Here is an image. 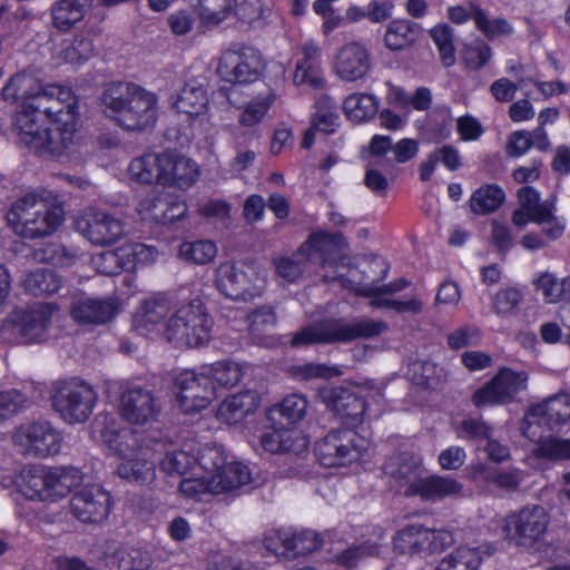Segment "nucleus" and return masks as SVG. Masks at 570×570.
<instances>
[{
  "instance_id": "nucleus-20",
  "label": "nucleus",
  "mask_w": 570,
  "mask_h": 570,
  "mask_svg": "<svg viewBox=\"0 0 570 570\" xmlns=\"http://www.w3.org/2000/svg\"><path fill=\"white\" fill-rule=\"evenodd\" d=\"M346 243L342 233L316 232L312 233L302 244L307 259L322 266L335 265L342 256Z\"/></svg>"
},
{
  "instance_id": "nucleus-62",
  "label": "nucleus",
  "mask_w": 570,
  "mask_h": 570,
  "mask_svg": "<svg viewBox=\"0 0 570 570\" xmlns=\"http://www.w3.org/2000/svg\"><path fill=\"white\" fill-rule=\"evenodd\" d=\"M520 207L533 213V218L548 214V208L553 204L540 203V194L531 186H524L518 190Z\"/></svg>"
},
{
  "instance_id": "nucleus-53",
  "label": "nucleus",
  "mask_w": 570,
  "mask_h": 570,
  "mask_svg": "<svg viewBox=\"0 0 570 570\" xmlns=\"http://www.w3.org/2000/svg\"><path fill=\"white\" fill-rule=\"evenodd\" d=\"M216 253V245L210 240L186 242L179 247V256L183 259L198 265L212 262Z\"/></svg>"
},
{
  "instance_id": "nucleus-37",
  "label": "nucleus",
  "mask_w": 570,
  "mask_h": 570,
  "mask_svg": "<svg viewBox=\"0 0 570 570\" xmlns=\"http://www.w3.org/2000/svg\"><path fill=\"white\" fill-rule=\"evenodd\" d=\"M346 117L354 122H365L379 111V101L368 94H352L343 102Z\"/></svg>"
},
{
  "instance_id": "nucleus-52",
  "label": "nucleus",
  "mask_w": 570,
  "mask_h": 570,
  "mask_svg": "<svg viewBox=\"0 0 570 570\" xmlns=\"http://www.w3.org/2000/svg\"><path fill=\"white\" fill-rule=\"evenodd\" d=\"M308 402L303 394L294 393L285 396L278 406V413L286 421L284 428L301 422L307 413Z\"/></svg>"
},
{
  "instance_id": "nucleus-4",
  "label": "nucleus",
  "mask_w": 570,
  "mask_h": 570,
  "mask_svg": "<svg viewBox=\"0 0 570 570\" xmlns=\"http://www.w3.org/2000/svg\"><path fill=\"white\" fill-rule=\"evenodd\" d=\"M62 219L63 210L57 197L46 189L26 193L11 204L7 213V222L13 232L28 239L53 234Z\"/></svg>"
},
{
  "instance_id": "nucleus-42",
  "label": "nucleus",
  "mask_w": 570,
  "mask_h": 570,
  "mask_svg": "<svg viewBox=\"0 0 570 570\" xmlns=\"http://www.w3.org/2000/svg\"><path fill=\"white\" fill-rule=\"evenodd\" d=\"M481 563L478 548L459 547L444 557L434 570H479Z\"/></svg>"
},
{
  "instance_id": "nucleus-14",
  "label": "nucleus",
  "mask_w": 570,
  "mask_h": 570,
  "mask_svg": "<svg viewBox=\"0 0 570 570\" xmlns=\"http://www.w3.org/2000/svg\"><path fill=\"white\" fill-rule=\"evenodd\" d=\"M528 379L527 372L502 367L488 383L474 392L472 401L478 407L508 404L518 393L527 389Z\"/></svg>"
},
{
  "instance_id": "nucleus-39",
  "label": "nucleus",
  "mask_w": 570,
  "mask_h": 570,
  "mask_svg": "<svg viewBox=\"0 0 570 570\" xmlns=\"http://www.w3.org/2000/svg\"><path fill=\"white\" fill-rule=\"evenodd\" d=\"M22 284L28 293L33 296H40L58 292L61 286V279L52 269L37 268L24 275Z\"/></svg>"
},
{
  "instance_id": "nucleus-1",
  "label": "nucleus",
  "mask_w": 570,
  "mask_h": 570,
  "mask_svg": "<svg viewBox=\"0 0 570 570\" xmlns=\"http://www.w3.org/2000/svg\"><path fill=\"white\" fill-rule=\"evenodd\" d=\"M2 98L21 100L16 117L19 141L35 154L61 158L77 150V99L70 88L43 86L32 73L20 72L3 87Z\"/></svg>"
},
{
  "instance_id": "nucleus-51",
  "label": "nucleus",
  "mask_w": 570,
  "mask_h": 570,
  "mask_svg": "<svg viewBox=\"0 0 570 570\" xmlns=\"http://www.w3.org/2000/svg\"><path fill=\"white\" fill-rule=\"evenodd\" d=\"M533 454L538 459L550 461L570 460V439L557 436L540 438Z\"/></svg>"
},
{
  "instance_id": "nucleus-46",
  "label": "nucleus",
  "mask_w": 570,
  "mask_h": 570,
  "mask_svg": "<svg viewBox=\"0 0 570 570\" xmlns=\"http://www.w3.org/2000/svg\"><path fill=\"white\" fill-rule=\"evenodd\" d=\"M430 37L438 48L440 61L443 67L455 65L454 29L446 23L436 24L430 30Z\"/></svg>"
},
{
  "instance_id": "nucleus-34",
  "label": "nucleus",
  "mask_w": 570,
  "mask_h": 570,
  "mask_svg": "<svg viewBox=\"0 0 570 570\" xmlns=\"http://www.w3.org/2000/svg\"><path fill=\"white\" fill-rule=\"evenodd\" d=\"M421 32V27L410 20H393L389 23L384 41L390 50H402L412 45Z\"/></svg>"
},
{
  "instance_id": "nucleus-60",
  "label": "nucleus",
  "mask_w": 570,
  "mask_h": 570,
  "mask_svg": "<svg viewBox=\"0 0 570 570\" xmlns=\"http://www.w3.org/2000/svg\"><path fill=\"white\" fill-rule=\"evenodd\" d=\"M492 57L491 47L483 40H476L472 45L466 46L463 60L466 68L478 70L483 68Z\"/></svg>"
},
{
  "instance_id": "nucleus-49",
  "label": "nucleus",
  "mask_w": 570,
  "mask_h": 570,
  "mask_svg": "<svg viewBox=\"0 0 570 570\" xmlns=\"http://www.w3.org/2000/svg\"><path fill=\"white\" fill-rule=\"evenodd\" d=\"M538 291H541L548 303H557L570 294V276L558 279L549 272L541 273L533 281Z\"/></svg>"
},
{
  "instance_id": "nucleus-8",
  "label": "nucleus",
  "mask_w": 570,
  "mask_h": 570,
  "mask_svg": "<svg viewBox=\"0 0 570 570\" xmlns=\"http://www.w3.org/2000/svg\"><path fill=\"white\" fill-rule=\"evenodd\" d=\"M367 448L368 441L354 430H334L316 443L315 454L324 466H344L357 461Z\"/></svg>"
},
{
  "instance_id": "nucleus-48",
  "label": "nucleus",
  "mask_w": 570,
  "mask_h": 570,
  "mask_svg": "<svg viewBox=\"0 0 570 570\" xmlns=\"http://www.w3.org/2000/svg\"><path fill=\"white\" fill-rule=\"evenodd\" d=\"M373 264L382 267V275L377 281H373L368 284H360L354 291L355 294L362 297H373L377 295H390L406 288L410 282L405 278H400L389 284L379 285V281L386 277L389 272V265L384 261H374Z\"/></svg>"
},
{
  "instance_id": "nucleus-31",
  "label": "nucleus",
  "mask_w": 570,
  "mask_h": 570,
  "mask_svg": "<svg viewBox=\"0 0 570 570\" xmlns=\"http://www.w3.org/2000/svg\"><path fill=\"white\" fill-rule=\"evenodd\" d=\"M278 539L282 541V553L288 558H296L308 554L323 544V540L316 532L304 530L298 533H289L286 531L278 532Z\"/></svg>"
},
{
  "instance_id": "nucleus-61",
  "label": "nucleus",
  "mask_w": 570,
  "mask_h": 570,
  "mask_svg": "<svg viewBox=\"0 0 570 570\" xmlns=\"http://www.w3.org/2000/svg\"><path fill=\"white\" fill-rule=\"evenodd\" d=\"M28 399L18 390L0 392V422L27 407Z\"/></svg>"
},
{
  "instance_id": "nucleus-33",
  "label": "nucleus",
  "mask_w": 570,
  "mask_h": 570,
  "mask_svg": "<svg viewBox=\"0 0 570 570\" xmlns=\"http://www.w3.org/2000/svg\"><path fill=\"white\" fill-rule=\"evenodd\" d=\"M394 549L403 554L428 552L429 543L428 528L421 524H411L397 532L393 540Z\"/></svg>"
},
{
  "instance_id": "nucleus-64",
  "label": "nucleus",
  "mask_w": 570,
  "mask_h": 570,
  "mask_svg": "<svg viewBox=\"0 0 570 570\" xmlns=\"http://www.w3.org/2000/svg\"><path fill=\"white\" fill-rule=\"evenodd\" d=\"M492 428L481 419L468 417L461 422L459 428V436L473 441H482L490 439Z\"/></svg>"
},
{
  "instance_id": "nucleus-30",
  "label": "nucleus",
  "mask_w": 570,
  "mask_h": 570,
  "mask_svg": "<svg viewBox=\"0 0 570 570\" xmlns=\"http://www.w3.org/2000/svg\"><path fill=\"white\" fill-rule=\"evenodd\" d=\"M170 313V303L166 298L145 301L134 317V325L140 332H151L161 325Z\"/></svg>"
},
{
  "instance_id": "nucleus-29",
  "label": "nucleus",
  "mask_w": 570,
  "mask_h": 570,
  "mask_svg": "<svg viewBox=\"0 0 570 570\" xmlns=\"http://www.w3.org/2000/svg\"><path fill=\"white\" fill-rule=\"evenodd\" d=\"M101 438L124 460L134 455L138 449L137 433L130 428H118L114 419L102 429Z\"/></svg>"
},
{
  "instance_id": "nucleus-32",
  "label": "nucleus",
  "mask_w": 570,
  "mask_h": 570,
  "mask_svg": "<svg viewBox=\"0 0 570 570\" xmlns=\"http://www.w3.org/2000/svg\"><path fill=\"white\" fill-rule=\"evenodd\" d=\"M50 501L66 497L82 482V473L72 466H55L48 469Z\"/></svg>"
},
{
  "instance_id": "nucleus-45",
  "label": "nucleus",
  "mask_w": 570,
  "mask_h": 570,
  "mask_svg": "<svg viewBox=\"0 0 570 570\" xmlns=\"http://www.w3.org/2000/svg\"><path fill=\"white\" fill-rule=\"evenodd\" d=\"M380 553V546L376 542L364 541L352 544L333 554L332 561L345 569H354L358 563Z\"/></svg>"
},
{
  "instance_id": "nucleus-26",
  "label": "nucleus",
  "mask_w": 570,
  "mask_h": 570,
  "mask_svg": "<svg viewBox=\"0 0 570 570\" xmlns=\"http://www.w3.org/2000/svg\"><path fill=\"white\" fill-rule=\"evenodd\" d=\"M259 403L255 391H244L227 397L218 407L217 416L227 424H236L255 412Z\"/></svg>"
},
{
  "instance_id": "nucleus-59",
  "label": "nucleus",
  "mask_w": 570,
  "mask_h": 570,
  "mask_svg": "<svg viewBox=\"0 0 570 570\" xmlns=\"http://www.w3.org/2000/svg\"><path fill=\"white\" fill-rule=\"evenodd\" d=\"M207 570H258V568L249 560L215 552L208 557Z\"/></svg>"
},
{
  "instance_id": "nucleus-7",
  "label": "nucleus",
  "mask_w": 570,
  "mask_h": 570,
  "mask_svg": "<svg viewBox=\"0 0 570 570\" xmlns=\"http://www.w3.org/2000/svg\"><path fill=\"white\" fill-rule=\"evenodd\" d=\"M549 523L550 517L543 507L527 505L505 518L503 532L505 539L517 547L539 549L544 542Z\"/></svg>"
},
{
  "instance_id": "nucleus-50",
  "label": "nucleus",
  "mask_w": 570,
  "mask_h": 570,
  "mask_svg": "<svg viewBox=\"0 0 570 570\" xmlns=\"http://www.w3.org/2000/svg\"><path fill=\"white\" fill-rule=\"evenodd\" d=\"M523 302V293L517 287H504L491 297L492 311L502 318L514 316Z\"/></svg>"
},
{
  "instance_id": "nucleus-63",
  "label": "nucleus",
  "mask_w": 570,
  "mask_h": 570,
  "mask_svg": "<svg viewBox=\"0 0 570 570\" xmlns=\"http://www.w3.org/2000/svg\"><path fill=\"white\" fill-rule=\"evenodd\" d=\"M199 466L205 471V474L213 475L220 473L223 468L227 466V458L218 448H209L202 452L197 458Z\"/></svg>"
},
{
  "instance_id": "nucleus-18",
  "label": "nucleus",
  "mask_w": 570,
  "mask_h": 570,
  "mask_svg": "<svg viewBox=\"0 0 570 570\" xmlns=\"http://www.w3.org/2000/svg\"><path fill=\"white\" fill-rule=\"evenodd\" d=\"M71 514L83 523H99L110 511V497L100 487H85L69 502Z\"/></svg>"
},
{
  "instance_id": "nucleus-56",
  "label": "nucleus",
  "mask_w": 570,
  "mask_h": 570,
  "mask_svg": "<svg viewBox=\"0 0 570 570\" xmlns=\"http://www.w3.org/2000/svg\"><path fill=\"white\" fill-rule=\"evenodd\" d=\"M179 491L186 498L194 500H202L204 494H216L213 476L207 474L183 479L179 483Z\"/></svg>"
},
{
  "instance_id": "nucleus-44",
  "label": "nucleus",
  "mask_w": 570,
  "mask_h": 570,
  "mask_svg": "<svg viewBox=\"0 0 570 570\" xmlns=\"http://www.w3.org/2000/svg\"><path fill=\"white\" fill-rule=\"evenodd\" d=\"M308 263L311 262L307 259L305 250H302V245L291 256L273 259L276 274L287 283L299 281Z\"/></svg>"
},
{
  "instance_id": "nucleus-21",
  "label": "nucleus",
  "mask_w": 570,
  "mask_h": 570,
  "mask_svg": "<svg viewBox=\"0 0 570 570\" xmlns=\"http://www.w3.org/2000/svg\"><path fill=\"white\" fill-rule=\"evenodd\" d=\"M52 311L49 304L39 303L18 313L13 320V331L20 343L29 344L45 340Z\"/></svg>"
},
{
  "instance_id": "nucleus-11",
  "label": "nucleus",
  "mask_w": 570,
  "mask_h": 570,
  "mask_svg": "<svg viewBox=\"0 0 570 570\" xmlns=\"http://www.w3.org/2000/svg\"><path fill=\"white\" fill-rule=\"evenodd\" d=\"M12 441L22 454L35 458L56 455L62 445L60 432L46 420L20 424L13 432Z\"/></svg>"
},
{
  "instance_id": "nucleus-27",
  "label": "nucleus",
  "mask_w": 570,
  "mask_h": 570,
  "mask_svg": "<svg viewBox=\"0 0 570 570\" xmlns=\"http://www.w3.org/2000/svg\"><path fill=\"white\" fill-rule=\"evenodd\" d=\"M94 0H58L50 12L56 29L67 32L80 22L92 6Z\"/></svg>"
},
{
  "instance_id": "nucleus-25",
  "label": "nucleus",
  "mask_w": 570,
  "mask_h": 570,
  "mask_svg": "<svg viewBox=\"0 0 570 570\" xmlns=\"http://www.w3.org/2000/svg\"><path fill=\"white\" fill-rule=\"evenodd\" d=\"M207 105V91L202 83L195 80L185 83L174 102L176 110L185 114L190 120L204 117Z\"/></svg>"
},
{
  "instance_id": "nucleus-5",
  "label": "nucleus",
  "mask_w": 570,
  "mask_h": 570,
  "mask_svg": "<svg viewBox=\"0 0 570 570\" xmlns=\"http://www.w3.org/2000/svg\"><path fill=\"white\" fill-rule=\"evenodd\" d=\"M387 331V324L381 320L362 316L347 322L342 317H327L314 322L296 332L292 345L346 344L355 340H368Z\"/></svg>"
},
{
  "instance_id": "nucleus-17",
  "label": "nucleus",
  "mask_w": 570,
  "mask_h": 570,
  "mask_svg": "<svg viewBox=\"0 0 570 570\" xmlns=\"http://www.w3.org/2000/svg\"><path fill=\"white\" fill-rule=\"evenodd\" d=\"M320 396L347 429L353 430L363 422L366 403L364 397L353 390L335 386L322 390Z\"/></svg>"
},
{
  "instance_id": "nucleus-23",
  "label": "nucleus",
  "mask_w": 570,
  "mask_h": 570,
  "mask_svg": "<svg viewBox=\"0 0 570 570\" xmlns=\"http://www.w3.org/2000/svg\"><path fill=\"white\" fill-rule=\"evenodd\" d=\"M117 299L85 297L75 301L70 308L72 320L82 325H104L118 313Z\"/></svg>"
},
{
  "instance_id": "nucleus-6",
  "label": "nucleus",
  "mask_w": 570,
  "mask_h": 570,
  "mask_svg": "<svg viewBox=\"0 0 570 570\" xmlns=\"http://www.w3.org/2000/svg\"><path fill=\"white\" fill-rule=\"evenodd\" d=\"M213 322L202 301L193 299L179 306L165 324L168 342L177 347H197L209 340Z\"/></svg>"
},
{
  "instance_id": "nucleus-22",
  "label": "nucleus",
  "mask_w": 570,
  "mask_h": 570,
  "mask_svg": "<svg viewBox=\"0 0 570 570\" xmlns=\"http://www.w3.org/2000/svg\"><path fill=\"white\" fill-rule=\"evenodd\" d=\"M160 185L180 189L190 187L198 178V167L191 159L173 151L161 154Z\"/></svg>"
},
{
  "instance_id": "nucleus-16",
  "label": "nucleus",
  "mask_w": 570,
  "mask_h": 570,
  "mask_svg": "<svg viewBox=\"0 0 570 570\" xmlns=\"http://www.w3.org/2000/svg\"><path fill=\"white\" fill-rule=\"evenodd\" d=\"M175 385L178 389L177 399L186 413L206 409L216 399V385L204 375L203 366L198 372L185 370L176 375Z\"/></svg>"
},
{
  "instance_id": "nucleus-58",
  "label": "nucleus",
  "mask_w": 570,
  "mask_h": 570,
  "mask_svg": "<svg viewBox=\"0 0 570 570\" xmlns=\"http://www.w3.org/2000/svg\"><path fill=\"white\" fill-rule=\"evenodd\" d=\"M117 559L119 570H149L153 564L149 553L140 549L118 551Z\"/></svg>"
},
{
  "instance_id": "nucleus-10",
  "label": "nucleus",
  "mask_w": 570,
  "mask_h": 570,
  "mask_svg": "<svg viewBox=\"0 0 570 570\" xmlns=\"http://www.w3.org/2000/svg\"><path fill=\"white\" fill-rule=\"evenodd\" d=\"M51 400L60 417L67 423L76 424L83 423L90 417L97 394L89 384L70 381L60 384Z\"/></svg>"
},
{
  "instance_id": "nucleus-9",
  "label": "nucleus",
  "mask_w": 570,
  "mask_h": 570,
  "mask_svg": "<svg viewBox=\"0 0 570 570\" xmlns=\"http://www.w3.org/2000/svg\"><path fill=\"white\" fill-rule=\"evenodd\" d=\"M161 409L160 397L147 384H128L120 393L118 413L129 424H151L158 420Z\"/></svg>"
},
{
  "instance_id": "nucleus-47",
  "label": "nucleus",
  "mask_w": 570,
  "mask_h": 570,
  "mask_svg": "<svg viewBox=\"0 0 570 570\" xmlns=\"http://www.w3.org/2000/svg\"><path fill=\"white\" fill-rule=\"evenodd\" d=\"M472 10L475 28L487 39L493 40L498 37L510 36L513 32V27L507 19L501 17L490 19L485 10L480 6H473Z\"/></svg>"
},
{
  "instance_id": "nucleus-15",
  "label": "nucleus",
  "mask_w": 570,
  "mask_h": 570,
  "mask_svg": "<svg viewBox=\"0 0 570 570\" xmlns=\"http://www.w3.org/2000/svg\"><path fill=\"white\" fill-rule=\"evenodd\" d=\"M75 228L98 246L112 245L125 234V224L121 219L95 208H88L79 215L75 219Z\"/></svg>"
},
{
  "instance_id": "nucleus-35",
  "label": "nucleus",
  "mask_w": 570,
  "mask_h": 570,
  "mask_svg": "<svg viewBox=\"0 0 570 570\" xmlns=\"http://www.w3.org/2000/svg\"><path fill=\"white\" fill-rule=\"evenodd\" d=\"M203 368L204 375H207L213 385H216V394L219 389L235 386L243 376L240 365L228 360L203 365Z\"/></svg>"
},
{
  "instance_id": "nucleus-41",
  "label": "nucleus",
  "mask_w": 570,
  "mask_h": 570,
  "mask_svg": "<svg viewBox=\"0 0 570 570\" xmlns=\"http://www.w3.org/2000/svg\"><path fill=\"white\" fill-rule=\"evenodd\" d=\"M117 474L124 480L145 485L155 479V466L142 458H127L118 465Z\"/></svg>"
},
{
  "instance_id": "nucleus-54",
  "label": "nucleus",
  "mask_w": 570,
  "mask_h": 570,
  "mask_svg": "<svg viewBox=\"0 0 570 570\" xmlns=\"http://www.w3.org/2000/svg\"><path fill=\"white\" fill-rule=\"evenodd\" d=\"M275 98L276 96L272 91L258 95L244 107V110L239 116V122L246 127H252L258 124L274 104Z\"/></svg>"
},
{
  "instance_id": "nucleus-12",
  "label": "nucleus",
  "mask_w": 570,
  "mask_h": 570,
  "mask_svg": "<svg viewBox=\"0 0 570 570\" xmlns=\"http://www.w3.org/2000/svg\"><path fill=\"white\" fill-rule=\"evenodd\" d=\"M263 283L256 266L245 262L220 264L216 272L217 289L235 301L254 296Z\"/></svg>"
},
{
  "instance_id": "nucleus-2",
  "label": "nucleus",
  "mask_w": 570,
  "mask_h": 570,
  "mask_svg": "<svg viewBox=\"0 0 570 570\" xmlns=\"http://www.w3.org/2000/svg\"><path fill=\"white\" fill-rule=\"evenodd\" d=\"M383 474L405 497H419L424 502L436 503L463 497V485L454 478L428 474L423 458L413 451H395L383 465Z\"/></svg>"
},
{
  "instance_id": "nucleus-3",
  "label": "nucleus",
  "mask_w": 570,
  "mask_h": 570,
  "mask_svg": "<svg viewBox=\"0 0 570 570\" xmlns=\"http://www.w3.org/2000/svg\"><path fill=\"white\" fill-rule=\"evenodd\" d=\"M101 102L108 117L126 130L142 131L157 121V96L137 83H109L102 91Z\"/></svg>"
},
{
  "instance_id": "nucleus-28",
  "label": "nucleus",
  "mask_w": 570,
  "mask_h": 570,
  "mask_svg": "<svg viewBox=\"0 0 570 570\" xmlns=\"http://www.w3.org/2000/svg\"><path fill=\"white\" fill-rule=\"evenodd\" d=\"M212 476L216 494L237 492L254 482L250 469L240 462H229L220 473Z\"/></svg>"
},
{
  "instance_id": "nucleus-38",
  "label": "nucleus",
  "mask_w": 570,
  "mask_h": 570,
  "mask_svg": "<svg viewBox=\"0 0 570 570\" xmlns=\"http://www.w3.org/2000/svg\"><path fill=\"white\" fill-rule=\"evenodd\" d=\"M161 154H146L132 159L128 167L129 176L140 184L160 185Z\"/></svg>"
},
{
  "instance_id": "nucleus-57",
  "label": "nucleus",
  "mask_w": 570,
  "mask_h": 570,
  "mask_svg": "<svg viewBox=\"0 0 570 570\" xmlns=\"http://www.w3.org/2000/svg\"><path fill=\"white\" fill-rule=\"evenodd\" d=\"M170 195L168 194H150L139 203V212L146 218H150L158 224H163L166 218V209L168 208Z\"/></svg>"
},
{
  "instance_id": "nucleus-43",
  "label": "nucleus",
  "mask_w": 570,
  "mask_h": 570,
  "mask_svg": "<svg viewBox=\"0 0 570 570\" xmlns=\"http://www.w3.org/2000/svg\"><path fill=\"white\" fill-rule=\"evenodd\" d=\"M315 108L316 111L312 117L311 125L318 132L333 134L338 127L340 120L336 102L328 96H322L316 101Z\"/></svg>"
},
{
  "instance_id": "nucleus-19",
  "label": "nucleus",
  "mask_w": 570,
  "mask_h": 570,
  "mask_svg": "<svg viewBox=\"0 0 570 570\" xmlns=\"http://www.w3.org/2000/svg\"><path fill=\"white\" fill-rule=\"evenodd\" d=\"M569 421L570 396L564 393H559L531 407L528 426L523 430V435L529 439L535 436V433L531 432L533 424H543L547 425L549 430H554Z\"/></svg>"
},
{
  "instance_id": "nucleus-36",
  "label": "nucleus",
  "mask_w": 570,
  "mask_h": 570,
  "mask_svg": "<svg viewBox=\"0 0 570 570\" xmlns=\"http://www.w3.org/2000/svg\"><path fill=\"white\" fill-rule=\"evenodd\" d=\"M504 200L503 189L495 184H488L474 190L469 203L474 214L488 215L495 212Z\"/></svg>"
},
{
  "instance_id": "nucleus-55",
  "label": "nucleus",
  "mask_w": 570,
  "mask_h": 570,
  "mask_svg": "<svg viewBox=\"0 0 570 570\" xmlns=\"http://www.w3.org/2000/svg\"><path fill=\"white\" fill-rule=\"evenodd\" d=\"M197 463L198 460L195 455L184 450H174L165 454L160 461V468L167 474L184 475Z\"/></svg>"
},
{
  "instance_id": "nucleus-24",
  "label": "nucleus",
  "mask_w": 570,
  "mask_h": 570,
  "mask_svg": "<svg viewBox=\"0 0 570 570\" xmlns=\"http://www.w3.org/2000/svg\"><path fill=\"white\" fill-rule=\"evenodd\" d=\"M370 68V53L358 42L346 43L336 55L335 70L338 77L345 81L362 79Z\"/></svg>"
},
{
  "instance_id": "nucleus-13",
  "label": "nucleus",
  "mask_w": 570,
  "mask_h": 570,
  "mask_svg": "<svg viewBox=\"0 0 570 570\" xmlns=\"http://www.w3.org/2000/svg\"><path fill=\"white\" fill-rule=\"evenodd\" d=\"M264 68L261 52L244 45H233L222 55L218 63L219 75L228 82L252 83Z\"/></svg>"
},
{
  "instance_id": "nucleus-40",
  "label": "nucleus",
  "mask_w": 570,
  "mask_h": 570,
  "mask_svg": "<svg viewBox=\"0 0 570 570\" xmlns=\"http://www.w3.org/2000/svg\"><path fill=\"white\" fill-rule=\"evenodd\" d=\"M21 489L29 499L47 501L50 499L48 469L30 466L21 472Z\"/></svg>"
}]
</instances>
